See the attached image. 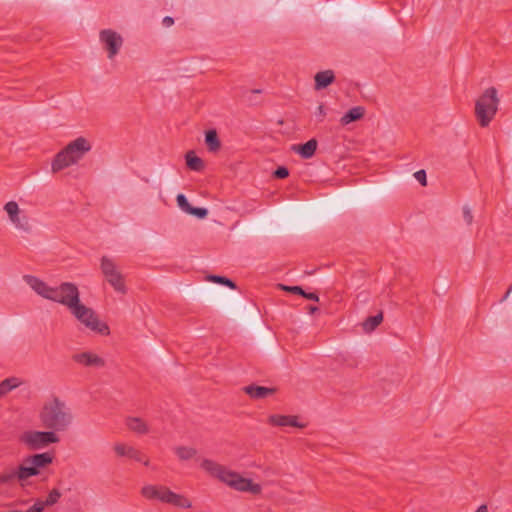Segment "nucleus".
<instances>
[{
	"label": "nucleus",
	"instance_id": "f257e3e1",
	"mask_svg": "<svg viewBox=\"0 0 512 512\" xmlns=\"http://www.w3.org/2000/svg\"><path fill=\"white\" fill-rule=\"evenodd\" d=\"M24 281L41 297L60 303L69 310L80 300L78 287L71 282H63L59 286L51 287L33 275H25Z\"/></svg>",
	"mask_w": 512,
	"mask_h": 512
},
{
	"label": "nucleus",
	"instance_id": "f03ea898",
	"mask_svg": "<svg viewBox=\"0 0 512 512\" xmlns=\"http://www.w3.org/2000/svg\"><path fill=\"white\" fill-rule=\"evenodd\" d=\"M201 468L212 477L219 479L237 491L250 492L254 495H258L262 491L260 484L254 483L251 479L244 478L239 473L231 471L213 460L204 459L201 463Z\"/></svg>",
	"mask_w": 512,
	"mask_h": 512
},
{
	"label": "nucleus",
	"instance_id": "7ed1b4c3",
	"mask_svg": "<svg viewBox=\"0 0 512 512\" xmlns=\"http://www.w3.org/2000/svg\"><path fill=\"white\" fill-rule=\"evenodd\" d=\"M39 418L43 427L54 432H62L71 425L73 415L64 401L53 397L44 403Z\"/></svg>",
	"mask_w": 512,
	"mask_h": 512
},
{
	"label": "nucleus",
	"instance_id": "20e7f679",
	"mask_svg": "<svg viewBox=\"0 0 512 512\" xmlns=\"http://www.w3.org/2000/svg\"><path fill=\"white\" fill-rule=\"evenodd\" d=\"M141 495L149 500L157 499L176 508L189 509L192 502L182 494H177L163 485H146L141 489Z\"/></svg>",
	"mask_w": 512,
	"mask_h": 512
},
{
	"label": "nucleus",
	"instance_id": "39448f33",
	"mask_svg": "<svg viewBox=\"0 0 512 512\" xmlns=\"http://www.w3.org/2000/svg\"><path fill=\"white\" fill-rule=\"evenodd\" d=\"M499 98L495 87L487 88L475 103V116L481 127H487L498 111Z\"/></svg>",
	"mask_w": 512,
	"mask_h": 512
},
{
	"label": "nucleus",
	"instance_id": "423d86ee",
	"mask_svg": "<svg viewBox=\"0 0 512 512\" xmlns=\"http://www.w3.org/2000/svg\"><path fill=\"white\" fill-rule=\"evenodd\" d=\"M69 311L87 329L101 335H109L110 329L108 325L101 322L95 311L85 306L80 300Z\"/></svg>",
	"mask_w": 512,
	"mask_h": 512
},
{
	"label": "nucleus",
	"instance_id": "0eeeda50",
	"mask_svg": "<svg viewBox=\"0 0 512 512\" xmlns=\"http://www.w3.org/2000/svg\"><path fill=\"white\" fill-rule=\"evenodd\" d=\"M53 462V455L49 452L34 454L24 459L20 465V481H24L32 476H37L40 469L45 468Z\"/></svg>",
	"mask_w": 512,
	"mask_h": 512
},
{
	"label": "nucleus",
	"instance_id": "6e6552de",
	"mask_svg": "<svg viewBox=\"0 0 512 512\" xmlns=\"http://www.w3.org/2000/svg\"><path fill=\"white\" fill-rule=\"evenodd\" d=\"M100 269L107 282L116 292L126 293L124 276L113 259L103 256L100 261Z\"/></svg>",
	"mask_w": 512,
	"mask_h": 512
},
{
	"label": "nucleus",
	"instance_id": "1a4fd4ad",
	"mask_svg": "<svg viewBox=\"0 0 512 512\" xmlns=\"http://www.w3.org/2000/svg\"><path fill=\"white\" fill-rule=\"evenodd\" d=\"M21 441L28 446L29 449L37 450L47 447L49 444L58 443L60 441L57 434L50 431H27L21 436Z\"/></svg>",
	"mask_w": 512,
	"mask_h": 512
},
{
	"label": "nucleus",
	"instance_id": "9d476101",
	"mask_svg": "<svg viewBox=\"0 0 512 512\" xmlns=\"http://www.w3.org/2000/svg\"><path fill=\"white\" fill-rule=\"evenodd\" d=\"M100 41L103 43L105 50L108 52V58L112 59L118 54L123 39L120 34L111 29H104L99 34Z\"/></svg>",
	"mask_w": 512,
	"mask_h": 512
},
{
	"label": "nucleus",
	"instance_id": "9b49d317",
	"mask_svg": "<svg viewBox=\"0 0 512 512\" xmlns=\"http://www.w3.org/2000/svg\"><path fill=\"white\" fill-rule=\"evenodd\" d=\"M4 210L7 212L9 220L14 224L17 229L29 231L30 225L27 216L20 218V209L15 201H9L4 205Z\"/></svg>",
	"mask_w": 512,
	"mask_h": 512
},
{
	"label": "nucleus",
	"instance_id": "f8f14e48",
	"mask_svg": "<svg viewBox=\"0 0 512 512\" xmlns=\"http://www.w3.org/2000/svg\"><path fill=\"white\" fill-rule=\"evenodd\" d=\"M66 152L72 156L75 163H77L85 153L91 150L89 141L84 137H78L70 142L66 147Z\"/></svg>",
	"mask_w": 512,
	"mask_h": 512
},
{
	"label": "nucleus",
	"instance_id": "ddd939ff",
	"mask_svg": "<svg viewBox=\"0 0 512 512\" xmlns=\"http://www.w3.org/2000/svg\"><path fill=\"white\" fill-rule=\"evenodd\" d=\"M114 451L119 457H128L137 462H142L145 466L149 465V460L136 448L126 445L124 443H116Z\"/></svg>",
	"mask_w": 512,
	"mask_h": 512
},
{
	"label": "nucleus",
	"instance_id": "4468645a",
	"mask_svg": "<svg viewBox=\"0 0 512 512\" xmlns=\"http://www.w3.org/2000/svg\"><path fill=\"white\" fill-rule=\"evenodd\" d=\"M268 424L271 426L277 427H297V428H305L306 424L298 422V416L296 415H281V414H272L267 419Z\"/></svg>",
	"mask_w": 512,
	"mask_h": 512
},
{
	"label": "nucleus",
	"instance_id": "2eb2a0df",
	"mask_svg": "<svg viewBox=\"0 0 512 512\" xmlns=\"http://www.w3.org/2000/svg\"><path fill=\"white\" fill-rule=\"evenodd\" d=\"M73 361L85 367L102 368L105 366L103 358L92 352H81L72 356Z\"/></svg>",
	"mask_w": 512,
	"mask_h": 512
},
{
	"label": "nucleus",
	"instance_id": "dca6fc26",
	"mask_svg": "<svg viewBox=\"0 0 512 512\" xmlns=\"http://www.w3.org/2000/svg\"><path fill=\"white\" fill-rule=\"evenodd\" d=\"M73 164H75L74 159L72 156H70V154H68V152H66V149L64 148L55 155L51 168L53 173H56Z\"/></svg>",
	"mask_w": 512,
	"mask_h": 512
},
{
	"label": "nucleus",
	"instance_id": "f3484780",
	"mask_svg": "<svg viewBox=\"0 0 512 512\" xmlns=\"http://www.w3.org/2000/svg\"><path fill=\"white\" fill-rule=\"evenodd\" d=\"M243 391L247 395H249L252 399L258 400V399H264L268 396L275 394L276 388H269V387L251 384V385L245 386L243 388Z\"/></svg>",
	"mask_w": 512,
	"mask_h": 512
},
{
	"label": "nucleus",
	"instance_id": "a211bd4d",
	"mask_svg": "<svg viewBox=\"0 0 512 512\" xmlns=\"http://www.w3.org/2000/svg\"><path fill=\"white\" fill-rule=\"evenodd\" d=\"M125 424L129 430L139 435H145L150 431L148 424L140 417H127Z\"/></svg>",
	"mask_w": 512,
	"mask_h": 512
},
{
	"label": "nucleus",
	"instance_id": "6ab92c4d",
	"mask_svg": "<svg viewBox=\"0 0 512 512\" xmlns=\"http://www.w3.org/2000/svg\"><path fill=\"white\" fill-rule=\"evenodd\" d=\"M315 89L321 90L328 87L335 80V75L332 70H324L316 73L315 77Z\"/></svg>",
	"mask_w": 512,
	"mask_h": 512
},
{
	"label": "nucleus",
	"instance_id": "aec40b11",
	"mask_svg": "<svg viewBox=\"0 0 512 512\" xmlns=\"http://www.w3.org/2000/svg\"><path fill=\"white\" fill-rule=\"evenodd\" d=\"M317 145V140L313 138L308 140L304 144L293 146V150L300 154L302 158L309 159L315 154Z\"/></svg>",
	"mask_w": 512,
	"mask_h": 512
},
{
	"label": "nucleus",
	"instance_id": "412c9836",
	"mask_svg": "<svg viewBox=\"0 0 512 512\" xmlns=\"http://www.w3.org/2000/svg\"><path fill=\"white\" fill-rule=\"evenodd\" d=\"M365 115V108L362 106H356L346 112L340 119L341 125L345 126L352 122L362 119Z\"/></svg>",
	"mask_w": 512,
	"mask_h": 512
},
{
	"label": "nucleus",
	"instance_id": "4be33fe9",
	"mask_svg": "<svg viewBox=\"0 0 512 512\" xmlns=\"http://www.w3.org/2000/svg\"><path fill=\"white\" fill-rule=\"evenodd\" d=\"M205 143L210 152H217L220 149L221 142L219 140L216 130H209L206 132Z\"/></svg>",
	"mask_w": 512,
	"mask_h": 512
},
{
	"label": "nucleus",
	"instance_id": "5701e85b",
	"mask_svg": "<svg viewBox=\"0 0 512 512\" xmlns=\"http://www.w3.org/2000/svg\"><path fill=\"white\" fill-rule=\"evenodd\" d=\"M186 164L189 169L193 171H201L204 169V162L201 158L195 155L193 151L186 153Z\"/></svg>",
	"mask_w": 512,
	"mask_h": 512
},
{
	"label": "nucleus",
	"instance_id": "b1692460",
	"mask_svg": "<svg viewBox=\"0 0 512 512\" xmlns=\"http://www.w3.org/2000/svg\"><path fill=\"white\" fill-rule=\"evenodd\" d=\"M21 384L17 377L6 378L0 382V397L5 396Z\"/></svg>",
	"mask_w": 512,
	"mask_h": 512
},
{
	"label": "nucleus",
	"instance_id": "393cba45",
	"mask_svg": "<svg viewBox=\"0 0 512 512\" xmlns=\"http://www.w3.org/2000/svg\"><path fill=\"white\" fill-rule=\"evenodd\" d=\"M20 466L17 469H6L0 473V484H10L16 479L20 481Z\"/></svg>",
	"mask_w": 512,
	"mask_h": 512
},
{
	"label": "nucleus",
	"instance_id": "a878e982",
	"mask_svg": "<svg viewBox=\"0 0 512 512\" xmlns=\"http://www.w3.org/2000/svg\"><path fill=\"white\" fill-rule=\"evenodd\" d=\"M383 320V314L380 312L375 316L368 317L363 322V328L365 331L370 332L373 331Z\"/></svg>",
	"mask_w": 512,
	"mask_h": 512
},
{
	"label": "nucleus",
	"instance_id": "bb28decb",
	"mask_svg": "<svg viewBox=\"0 0 512 512\" xmlns=\"http://www.w3.org/2000/svg\"><path fill=\"white\" fill-rule=\"evenodd\" d=\"M175 453L181 460H189L196 455V450L191 447L179 446L175 448Z\"/></svg>",
	"mask_w": 512,
	"mask_h": 512
},
{
	"label": "nucleus",
	"instance_id": "cd10ccee",
	"mask_svg": "<svg viewBox=\"0 0 512 512\" xmlns=\"http://www.w3.org/2000/svg\"><path fill=\"white\" fill-rule=\"evenodd\" d=\"M61 495V492L54 488L49 492L47 498L44 501L41 500V504L44 506V508L53 506L59 501Z\"/></svg>",
	"mask_w": 512,
	"mask_h": 512
},
{
	"label": "nucleus",
	"instance_id": "c85d7f7f",
	"mask_svg": "<svg viewBox=\"0 0 512 512\" xmlns=\"http://www.w3.org/2000/svg\"><path fill=\"white\" fill-rule=\"evenodd\" d=\"M208 279L214 283L222 284L228 286L231 289H236V284L229 278L218 275H210Z\"/></svg>",
	"mask_w": 512,
	"mask_h": 512
},
{
	"label": "nucleus",
	"instance_id": "c756f323",
	"mask_svg": "<svg viewBox=\"0 0 512 512\" xmlns=\"http://www.w3.org/2000/svg\"><path fill=\"white\" fill-rule=\"evenodd\" d=\"M176 200L180 209L186 213H189V210L192 206L188 202L186 196L184 194H178Z\"/></svg>",
	"mask_w": 512,
	"mask_h": 512
},
{
	"label": "nucleus",
	"instance_id": "7c9ffc66",
	"mask_svg": "<svg viewBox=\"0 0 512 512\" xmlns=\"http://www.w3.org/2000/svg\"><path fill=\"white\" fill-rule=\"evenodd\" d=\"M188 214H191L199 219H204L208 215V210L206 208L192 206Z\"/></svg>",
	"mask_w": 512,
	"mask_h": 512
},
{
	"label": "nucleus",
	"instance_id": "2f4dec72",
	"mask_svg": "<svg viewBox=\"0 0 512 512\" xmlns=\"http://www.w3.org/2000/svg\"><path fill=\"white\" fill-rule=\"evenodd\" d=\"M279 287L281 290H284V291H287V292H290L293 294H298V295L303 294V289L300 286H286L283 284H279Z\"/></svg>",
	"mask_w": 512,
	"mask_h": 512
},
{
	"label": "nucleus",
	"instance_id": "473e14b6",
	"mask_svg": "<svg viewBox=\"0 0 512 512\" xmlns=\"http://www.w3.org/2000/svg\"><path fill=\"white\" fill-rule=\"evenodd\" d=\"M289 175V171L286 167L284 166H280L278 167L274 172H273V176L277 179H284L286 177H288Z\"/></svg>",
	"mask_w": 512,
	"mask_h": 512
},
{
	"label": "nucleus",
	"instance_id": "72a5a7b5",
	"mask_svg": "<svg viewBox=\"0 0 512 512\" xmlns=\"http://www.w3.org/2000/svg\"><path fill=\"white\" fill-rule=\"evenodd\" d=\"M327 115V112H326V108L323 104H320L315 112V117L317 119L318 122H322L324 120V118L326 117Z\"/></svg>",
	"mask_w": 512,
	"mask_h": 512
},
{
	"label": "nucleus",
	"instance_id": "f704fd0d",
	"mask_svg": "<svg viewBox=\"0 0 512 512\" xmlns=\"http://www.w3.org/2000/svg\"><path fill=\"white\" fill-rule=\"evenodd\" d=\"M414 177L416 178V180L422 185V186H426L427 185V178H426V172L425 170H419L417 172L414 173Z\"/></svg>",
	"mask_w": 512,
	"mask_h": 512
},
{
	"label": "nucleus",
	"instance_id": "c9c22d12",
	"mask_svg": "<svg viewBox=\"0 0 512 512\" xmlns=\"http://www.w3.org/2000/svg\"><path fill=\"white\" fill-rule=\"evenodd\" d=\"M463 218L468 225L472 224L473 215L471 209L468 206L463 207Z\"/></svg>",
	"mask_w": 512,
	"mask_h": 512
},
{
	"label": "nucleus",
	"instance_id": "e433bc0d",
	"mask_svg": "<svg viewBox=\"0 0 512 512\" xmlns=\"http://www.w3.org/2000/svg\"><path fill=\"white\" fill-rule=\"evenodd\" d=\"M44 506L41 504V500L38 499L26 512H43Z\"/></svg>",
	"mask_w": 512,
	"mask_h": 512
},
{
	"label": "nucleus",
	"instance_id": "4c0bfd02",
	"mask_svg": "<svg viewBox=\"0 0 512 512\" xmlns=\"http://www.w3.org/2000/svg\"><path fill=\"white\" fill-rule=\"evenodd\" d=\"M301 296L312 301H319L318 295L314 292L307 293L303 290V294H301Z\"/></svg>",
	"mask_w": 512,
	"mask_h": 512
},
{
	"label": "nucleus",
	"instance_id": "58836bf2",
	"mask_svg": "<svg viewBox=\"0 0 512 512\" xmlns=\"http://www.w3.org/2000/svg\"><path fill=\"white\" fill-rule=\"evenodd\" d=\"M162 24L165 26V27H170L174 24V19L170 16H166L163 18L162 20Z\"/></svg>",
	"mask_w": 512,
	"mask_h": 512
},
{
	"label": "nucleus",
	"instance_id": "ea45409f",
	"mask_svg": "<svg viewBox=\"0 0 512 512\" xmlns=\"http://www.w3.org/2000/svg\"><path fill=\"white\" fill-rule=\"evenodd\" d=\"M511 292H512V285L509 286V288L507 289L506 293L501 298L500 302H504L509 297Z\"/></svg>",
	"mask_w": 512,
	"mask_h": 512
},
{
	"label": "nucleus",
	"instance_id": "a19ab883",
	"mask_svg": "<svg viewBox=\"0 0 512 512\" xmlns=\"http://www.w3.org/2000/svg\"><path fill=\"white\" fill-rule=\"evenodd\" d=\"M475 512H488V507L485 504L480 505Z\"/></svg>",
	"mask_w": 512,
	"mask_h": 512
},
{
	"label": "nucleus",
	"instance_id": "79ce46f5",
	"mask_svg": "<svg viewBox=\"0 0 512 512\" xmlns=\"http://www.w3.org/2000/svg\"><path fill=\"white\" fill-rule=\"evenodd\" d=\"M308 309H309L310 313H314V312H316L318 310V307H316V306H309Z\"/></svg>",
	"mask_w": 512,
	"mask_h": 512
},
{
	"label": "nucleus",
	"instance_id": "37998d69",
	"mask_svg": "<svg viewBox=\"0 0 512 512\" xmlns=\"http://www.w3.org/2000/svg\"><path fill=\"white\" fill-rule=\"evenodd\" d=\"M13 512H26V511H16V510H13Z\"/></svg>",
	"mask_w": 512,
	"mask_h": 512
}]
</instances>
